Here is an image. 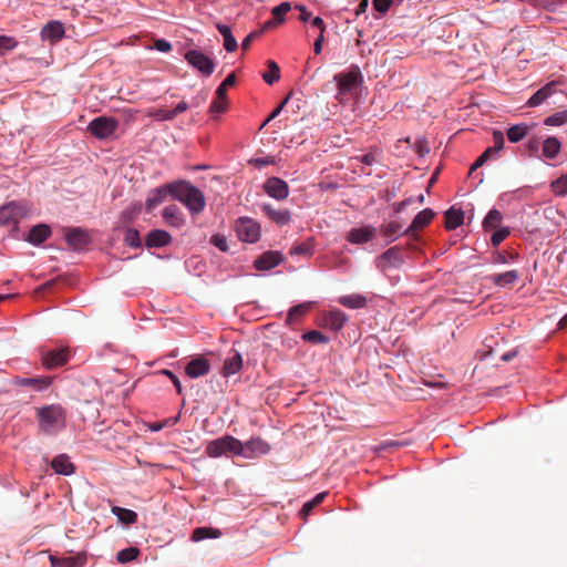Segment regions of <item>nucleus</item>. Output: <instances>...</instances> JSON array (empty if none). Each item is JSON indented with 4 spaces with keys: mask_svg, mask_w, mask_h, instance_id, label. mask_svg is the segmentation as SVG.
Wrapping results in <instances>:
<instances>
[{
    "mask_svg": "<svg viewBox=\"0 0 567 567\" xmlns=\"http://www.w3.org/2000/svg\"><path fill=\"white\" fill-rule=\"evenodd\" d=\"M39 429L47 435H53L65 427L66 411L60 404L37 409Z\"/></svg>",
    "mask_w": 567,
    "mask_h": 567,
    "instance_id": "1",
    "label": "nucleus"
},
{
    "mask_svg": "<svg viewBox=\"0 0 567 567\" xmlns=\"http://www.w3.org/2000/svg\"><path fill=\"white\" fill-rule=\"evenodd\" d=\"M174 199L183 203L193 215L200 214L206 205L203 192L186 181L174 182Z\"/></svg>",
    "mask_w": 567,
    "mask_h": 567,
    "instance_id": "2",
    "label": "nucleus"
},
{
    "mask_svg": "<svg viewBox=\"0 0 567 567\" xmlns=\"http://www.w3.org/2000/svg\"><path fill=\"white\" fill-rule=\"evenodd\" d=\"M209 457H219L226 453L244 454L243 443L234 436L225 435L207 443L205 449Z\"/></svg>",
    "mask_w": 567,
    "mask_h": 567,
    "instance_id": "3",
    "label": "nucleus"
},
{
    "mask_svg": "<svg viewBox=\"0 0 567 567\" xmlns=\"http://www.w3.org/2000/svg\"><path fill=\"white\" fill-rule=\"evenodd\" d=\"M235 229L238 238L246 243H257L260 238V225L252 218L240 217L236 220Z\"/></svg>",
    "mask_w": 567,
    "mask_h": 567,
    "instance_id": "4",
    "label": "nucleus"
},
{
    "mask_svg": "<svg viewBox=\"0 0 567 567\" xmlns=\"http://www.w3.org/2000/svg\"><path fill=\"white\" fill-rule=\"evenodd\" d=\"M118 126L114 117L99 116L90 122L87 131L99 140H106L112 136Z\"/></svg>",
    "mask_w": 567,
    "mask_h": 567,
    "instance_id": "5",
    "label": "nucleus"
},
{
    "mask_svg": "<svg viewBox=\"0 0 567 567\" xmlns=\"http://www.w3.org/2000/svg\"><path fill=\"white\" fill-rule=\"evenodd\" d=\"M184 58L189 65H192L205 76L212 75L215 70L214 60L204 54L202 51L188 50L185 52Z\"/></svg>",
    "mask_w": 567,
    "mask_h": 567,
    "instance_id": "6",
    "label": "nucleus"
},
{
    "mask_svg": "<svg viewBox=\"0 0 567 567\" xmlns=\"http://www.w3.org/2000/svg\"><path fill=\"white\" fill-rule=\"evenodd\" d=\"M339 93H349L362 82V74L358 66H352L349 72H341L334 75Z\"/></svg>",
    "mask_w": 567,
    "mask_h": 567,
    "instance_id": "7",
    "label": "nucleus"
},
{
    "mask_svg": "<svg viewBox=\"0 0 567 567\" xmlns=\"http://www.w3.org/2000/svg\"><path fill=\"white\" fill-rule=\"evenodd\" d=\"M262 189L267 195L277 200H284L289 196L288 184L279 177L267 178L262 185Z\"/></svg>",
    "mask_w": 567,
    "mask_h": 567,
    "instance_id": "8",
    "label": "nucleus"
},
{
    "mask_svg": "<svg viewBox=\"0 0 567 567\" xmlns=\"http://www.w3.org/2000/svg\"><path fill=\"white\" fill-rule=\"evenodd\" d=\"M69 358V350L66 348H60L43 352L41 357V362L45 369L53 370L58 367L65 364Z\"/></svg>",
    "mask_w": 567,
    "mask_h": 567,
    "instance_id": "9",
    "label": "nucleus"
},
{
    "mask_svg": "<svg viewBox=\"0 0 567 567\" xmlns=\"http://www.w3.org/2000/svg\"><path fill=\"white\" fill-rule=\"evenodd\" d=\"M174 183H167L159 187L152 189L145 202V208L147 212H152L155 207L162 204L168 195L174 198L173 192Z\"/></svg>",
    "mask_w": 567,
    "mask_h": 567,
    "instance_id": "10",
    "label": "nucleus"
},
{
    "mask_svg": "<svg viewBox=\"0 0 567 567\" xmlns=\"http://www.w3.org/2000/svg\"><path fill=\"white\" fill-rule=\"evenodd\" d=\"M403 254L400 247L394 246L389 248L378 257V267L385 270L389 267L398 268L403 264Z\"/></svg>",
    "mask_w": 567,
    "mask_h": 567,
    "instance_id": "11",
    "label": "nucleus"
},
{
    "mask_svg": "<svg viewBox=\"0 0 567 567\" xmlns=\"http://www.w3.org/2000/svg\"><path fill=\"white\" fill-rule=\"evenodd\" d=\"M261 212L276 225H288L291 220V213L288 209L275 208L271 204L260 205Z\"/></svg>",
    "mask_w": 567,
    "mask_h": 567,
    "instance_id": "12",
    "label": "nucleus"
},
{
    "mask_svg": "<svg viewBox=\"0 0 567 567\" xmlns=\"http://www.w3.org/2000/svg\"><path fill=\"white\" fill-rule=\"evenodd\" d=\"M65 239L68 245L75 250L84 248L91 241L89 233L79 227L69 229Z\"/></svg>",
    "mask_w": 567,
    "mask_h": 567,
    "instance_id": "13",
    "label": "nucleus"
},
{
    "mask_svg": "<svg viewBox=\"0 0 567 567\" xmlns=\"http://www.w3.org/2000/svg\"><path fill=\"white\" fill-rule=\"evenodd\" d=\"M209 370H210L209 361L202 355L194 358L185 367V373L192 379H196V378L206 375L209 372Z\"/></svg>",
    "mask_w": 567,
    "mask_h": 567,
    "instance_id": "14",
    "label": "nucleus"
},
{
    "mask_svg": "<svg viewBox=\"0 0 567 567\" xmlns=\"http://www.w3.org/2000/svg\"><path fill=\"white\" fill-rule=\"evenodd\" d=\"M52 567H84L86 564V554L78 553L74 556L58 557L50 555L49 557Z\"/></svg>",
    "mask_w": 567,
    "mask_h": 567,
    "instance_id": "15",
    "label": "nucleus"
},
{
    "mask_svg": "<svg viewBox=\"0 0 567 567\" xmlns=\"http://www.w3.org/2000/svg\"><path fill=\"white\" fill-rule=\"evenodd\" d=\"M244 445V456H260L270 452V445L260 437H252Z\"/></svg>",
    "mask_w": 567,
    "mask_h": 567,
    "instance_id": "16",
    "label": "nucleus"
},
{
    "mask_svg": "<svg viewBox=\"0 0 567 567\" xmlns=\"http://www.w3.org/2000/svg\"><path fill=\"white\" fill-rule=\"evenodd\" d=\"M374 236L375 228L373 226H363L360 228H352L347 235V240L351 244H365L372 240Z\"/></svg>",
    "mask_w": 567,
    "mask_h": 567,
    "instance_id": "17",
    "label": "nucleus"
},
{
    "mask_svg": "<svg viewBox=\"0 0 567 567\" xmlns=\"http://www.w3.org/2000/svg\"><path fill=\"white\" fill-rule=\"evenodd\" d=\"M282 261V255L279 251H267L259 256L254 266L258 270H270Z\"/></svg>",
    "mask_w": 567,
    "mask_h": 567,
    "instance_id": "18",
    "label": "nucleus"
},
{
    "mask_svg": "<svg viewBox=\"0 0 567 567\" xmlns=\"http://www.w3.org/2000/svg\"><path fill=\"white\" fill-rule=\"evenodd\" d=\"M50 377H37V378H21L16 377L13 379V384L18 386H31L35 391H43L48 389L51 384Z\"/></svg>",
    "mask_w": 567,
    "mask_h": 567,
    "instance_id": "19",
    "label": "nucleus"
},
{
    "mask_svg": "<svg viewBox=\"0 0 567 567\" xmlns=\"http://www.w3.org/2000/svg\"><path fill=\"white\" fill-rule=\"evenodd\" d=\"M435 214L431 208H425L416 214L410 227L403 231L404 235H411L415 230L423 229L434 218Z\"/></svg>",
    "mask_w": 567,
    "mask_h": 567,
    "instance_id": "20",
    "label": "nucleus"
},
{
    "mask_svg": "<svg viewBox=\"0 0 567 567\" xmlns=\"http://www.w3.org/2000/svg\"><path fill=\"white\" fill-rule=\"evenodd\" d=\"M41 37L52 43L58 42L64 37V27L60 21H50L42 28Z\"/></svg>",
    "mask_w": 567,
    "mask_h": 567,
    "instance_id": "21",
    "label": "nucleus"
},
{
    "mask_svg": "<svg viewBox=\"0 0 567 567\" xmlns=\"http://www.w3.org/2000/svg\"><path fill=\"white\" fill-rule=\"evenodd\" d=\"M163 219L165 223L175 228H179L185 224V217L176 205H168L163 210Z\"/></svg>",
    "mask_w": 567,
    "mask_h": 567,
    "instance_id": "22",
    "label": "nucleus"
},
{
    "mask_svg": "<svg viewBox=\"0 0 567 567\" xmlns=\"http://www.w3.org/2000/svg\"><path fill=\"white\" fill-rule=\"evenodd\" d=\"M172 241V236L166 230L154 229L151 230L145 239V245L148 248L164 247Z\"/></svg>",
    "mask_w": 567,
    "mask_h": 567,
    "instance_id": "23",
    "label": "nucleus"
},
{
    "mask_svg": "<svg viewBox=\"0 0 567 567\" xmlns=\"http://www.w3.org/2000/svg\"><path fill=\"white\" fill-rule=\"evenodd\" d=\"M556 82L547 83L545 86L535 92L527 101V106L535 107L545 102L550 95L556 92Z\"/></svg>",
    "mask_w": 567,
    "mask_h": 567,
    "instance_id": "24",
    "label": "nucleus"
},
{
    "mask_svg": "<svg viewBox=\"0 0 567 567\" xmlns=\"http://www.w3.org/2000/svg\"><path fill=\"white\" fill-rule=\"evenodd\" d=\"M51 467L54 470L56 474L65 476L73 474L75 471L73 463L70 461V457L65 454H60L55 456L51 462Z\"/></svg>",
    "mask_w": 567,
    "mask_h": 567,
    "instance_id": "25",
    "label": "nucleus"
},
{
    "mask_svg": "<svg viewBox=\"0 0 567 567\" xmlns=\"http://www.w3.org/2000/svg\"><path fill=\"white\" fill-rule=\"evenodd\" d=\"M51 235L50 226L45 224H39L31 228L27 240L32 245H41L44 240H47Z\"/></svg>",
    "mask_w": 567,
    "mask_h": 567,
    "instance_id": "26",
    "label": "nucleus"
},
{
    "mask_svg": "<svg viewBox=\"0 0 567 567\" xmlns=\"http://www.w3.org/2000/svg\"><path fill=\"white\" fill-rule=\"evenodd\" d=\"M561 150V143L558 138L549 136L544 140L542 145L543 156L547 159H554Z\"/></svg>",
    "mask_w": 567,
    "mask_h": 567,
    "instance_id": "27",
    "label": "nucleus"
},
{
    "mask_svg": "<svg viewBox=\"0 0 567 567\" xmlns=\"http://www.w3.org/2000/svg\"><path fill=\"white\" fill-rule=\"evenodd\" d=\"M489 279L498 287H512L519 279V274L516 270H509L492 275Z\"/></svg>",
    "mask_w": 567,
    "mask_h": 567,
    "instance_id": "28",
    "label": "nucleus"
},
{
    "mask_svg": "<svg viewBox=\"0 0 567 567\" xmlns=\"http://www.w3.org/2000/svg\"><path fill=\"white\" fill-rule=\"evenodd\" d=\"M243 365V359L238 351H234L233 355L228 357L225 360L224 368H223V374L225 377H229L231 374L237 373Z\"/></svg>",
    "mask_w": 567,
    "mask_h": 567,
    "instance_id": "29",
    "label": "nucleus"
},
{
    "mask_svg": "<svg viewBox=\"0 0 567 567\" xmlns=\"http://www.w3.org/2000/svg\"><path fill=\"white\" fill-rule=\"evenodd\" d=\"M19 208L16 204L11 203L0 208V226L17 224Z\"/></svg>",
    "mask_w": 567,
    "mask_h": 567,
    "instance_id": "30",
    "label": "nucleus"
},
{
    "mask_svg": "<svg viewBox=\"0 0 567 567\" xmlns=\"http://www.w3.org/2000/svg\"><path fill=\"white\" fill-rule=\"evenodd\" d=\"M216 28L224 38V48L227 52H234L238 48L237 40L234 38L231 30L228 25L217 23Z\"/></svg>",
    "mask_w": 567,
    "mask_h": 567,
    "instance_id": "31",
    "label": "nucleus"
},
{
    "mask_svg": "<svg viewBox=\"0 0 567 567\" xmlns=\"http://www.w3.org/2000/svg\"><path fill=\"white\" fill-rule=\"evenodd\" d=\"M464 214L461 209L451 207L445 213V227L449 230L455 229L463 224Z\"/></svg>",
    "mask_w": 567,
    "mask_h": 567,
    "instance_id": "32",
    "label": "nucleus"
},
{
    "mask_svg": "<svg viewBox=\"0 0 567 567\" xmlns=\"http://www.w3.org/2000/svg\"><path fill=\"white\" fill-rule=\"evenodd\" d=\"M529 128H530V125L525 124V123H520V124L511 126L506 132L508 141L511 143H517V142L522 141L527 135Z\"/></svg>",
    "mask_w": 567,
    "mask_h": 567,
    "instance_id": "33",
    "label": "nucleus"
},
{
    "mask_svg": "<svg viewBox=\"0 0 567 567\" xmlns=\"http://www.w3.org/2000/svg\"><path fill=\"white\" fill-rule=\"evenodd\" d=\"M339 302L347 308L359 309L365 306L367 300L361 295H349L340 297Z\"/></svg>",
    "mask_w": 567,
    "mask_h": 567,
    "instance_id": "34",
    "label": "nucleus"
},
{
    "mask_svg": "<svg viewBox=\"0 0 567 567\" xmlns=\"http://www.w3.org/2000/svg\"><path fill=\"white\" fill-rule=\"evenodd\" d=\"M347 321V316L340 310H331L327 317V323L332 330H340Z\"/></svg>",
    "mask_w": 567,
    "mask_h": 567,
    "instance_id": "35",
    "label": "nucleus"
},
{
    "mask_svg": "<svg viewBox=\"0 0 567 567\" xmlns=\"http://www.w3.org/2000/svg\"><path fill=\"white\" fill-rule=\"evenodd\" d=\"M402 226L398 221H390L381 226L382 234L389 239V243L394 241L401 234Z\"/></svg>",
    "mask_w": 567,
    "mask_h": 567,
    "instance_id": "36",
    "label": "nucleus"
},
{
    "mask_svg": "<svg viewBox=\"0 0 567 567\" xmlns=\"http://www.w3.org/2000/svg\"><path fill=\"white\" fill-rule=\"evenodd\" d=\"M112 513L124 524H134L137 520V514L127 508L114 506Z\"/></svg>",
    "mask_w": 567,
    "mask_h": 567,
    "instance_id": "37",
    "label": "nucleus"
},
{
    "mask_svg": "<svg viewBox=\"0 0 567 567\" xmlns=\"http://www.w3.org/2000/svg\"><path fill=\"white\" fill-rule=\"evenodd\" d=\"M220 534L221 533L218 529L208 528V527H198L193 532L192 540L200 542V540L209 538V537L217 538L220 536Z\"/></svg>",
    "mask_w": 567,
    "mask_h": 567,
    "instance_id": "38",
    "label": "nucleus"
},
{
    "mask_svg": "<svg viewBox=\"0 0 567 567\" xmlns=\"http://www.w3.org/2000/svg\"><path fill=\"white\" fill-rule=\"evenodd\" d=\"M503 216L497 209H491L483 220V227L485 230L496 229L501 223Z\"/></svg>",
    "mask_w": 567,
    "mask_h": 567,
    "instance_id": "39",
    "label": "nucleus"
},
{
    "mask_svg": "<svg viewBox=\"0 0 567 567\" xmlns=\"http://www.w3.org/2000/svg\"><path fill=\"white\" fill-rule=\"evenodd\" d=\"M267 65L269 71L262 74V79L266 83L274 84L280 79L279 65L272 60H269Z\"/></svg>",
    "mask_w": 567,
    "mask_h": 567,
    "instance_id": "40",
    "label": "nucleus"
},
{
    "mask_svg": "<svg viewBox=\"0 0 567 567\" xmlns=\"http://www.w3.org/2000/svg\"><path fill=\"white\" fill-rule=\"evenodd\" d=\"M138 555L140 549L137 547H128L120 550L116 555V559L120 564H126L136 559Z\"/></svg>",
    "mask_w": 567,
    "mask_h": 567,
    "instance_id": "41",
    "label": "nucleus"
},
{
    "mask_svg": "<svg viewBox=\"0 0 567 567\" xmlns=\"http://www.w3.org/2000/svg\"><path fill=\"white\" fill-rule=\"evenodd\" d=\"M310 307V302L293 306L288 312L287 321L292 322L293 320L305 316L309 311Z\"/></svg>",
    "mask_w": 567,
    "mask_h": 567,
    "instance_id": "42",
    "label": "nucleus"
},
{
    "mask_svg": "<svg viewBox=\"0 0 567 567\" xmlns=\"http://www.w3.org/2000/svg\"><path fill=\"white\" fill-rule=\"evenodd\" d=\"M302 339L307 342L320 344V343H328L329 337L323 334L322 332L318 330H311L302 334Z\"/></svg>",
    "mask_w": 567,
    "mask_h": 567,
    "instance_id": "43",
    "label": "nucleus"
},
{
    "mask_svg": "<svg viewBox=\"0 0 567 567\" xmlns=\"http://www.w3.org/2000/svg\"><path fill=\"white\" fill-rule=\"evenodd\" d=\"M547 126H561L567 123V111H559L553 115H549L544 121Z\"/></svg>",
    "mask_w": 567,
    "mask_h": 567,
    "instance_id": "44",
    "label": "nucleus"
},
{
    "mask_svg": "<svg viewBox=\"0 0 567 567\" xmlns=\"http://www.w3.org/2000/svg\"><path fill=\"white\" fill-rule=\"evenodd\" d=\"M289 254L291 256H305L310 257L312 255V245L310 241L300 243L296 246H293Z\"/></svg>",
    "mask_w": 567,
    "mask_h": 567,
    "instance_id": "45",
    "label": "nucleus"
},
{
    "mask_svg": "<svg viewBox=\"0 0 567 567\" xmlns=\"http://www.w3.org/2000/svg\"><path fill=\"white\" fill-rule=\"evenodd\" d=\"M553 192L558 196L567 195V173L551 183Z\"/></svg>",
    "mask_w": 567,
    "mask_h": 567,
    "instance_id": "46",
    "label": "nucleus"
},
{
    "mask_svg": "<svg viewBox=\"0 0 567 567\" xmlns=\"http://www.w3.org/2000/svg\"><path fill=\"white\" fill-rule=\"evenodd\" d=\"M227 110V95L225 96H219V95H216L215 100L212 102L210 106H209V112L212 114H220V113H224L226 112Z\"/></svg>",
    "mask_w": 567,
    "mask_h": 567,
    "instance_id": "47",
    "label": "nucleus"
},
{
    "mask_svg": "<svg viewBox=\"0 0 567 567\" xmlns=\"http://www.w3.org/2000/svg\"><path fill=\"white\" fill-rule=\"evenodd\" d=\"M142 205L140 203L133 204L125 208L121 214V219L124 223L132 221L141 212Z\"/></svg>",
    "mask_w": 567,
    "mask_h": 567,
    "instance_id": "48",
    "label": "nucleus"
},
{
    "mask_svg": "<svg viewBox=\"0 0 567 567\" xmlns=\"http://www.w3.org/2000/svg\"><path fill=\"white\" fill-rule=\"evenodd\" d=\"M124 241L127 246L138 248L142 245L140 233L136 229H127L125 233Z\"/></svg>",
    "mask_w": 567,
    "mask_h": 567,
    "instance_id": "49",
    "label": "nucleus"
},
{
    "mask_svg": "<svg viewBox=\"0 0 567 567\" xmlns=\"http://www.w3.org/2000/svg\"><path fill=\"white\" fill-rule=\"evenodd\" d=\"M326 495V493H320L313 499L305 503L301 508V515L303 517H307L311 513V511L323 501Z\"/></svg>",
    "mask_w": 567,
    "mask_h": 567,
    "instance_id": "50",
    "label": "nucleus"
},
{
    "mask_svg": "<svg viewBox=\"0 0 567 567\" xmlns=\"http://www.w3.org/2000/svg\"><path fill=\"white\" fill-rule=\"evenodd\" d=\"M18 45V41L8 35H0V54H6L7 52L13 50Z\"/></svg>",
    "mask_w": 567,
    "mask_h": 567,
    "instance_id": "51",
    "label": "nucleus"
},
{
    "mask_svg": "<svg viewBox=\"0 0 567 567\" xmlns=\"http://www.w3.org/2000/svg\"><path fill=\"white\" fill-rule=\"evenodd\" d=\"M236 82L235 73H230L227 78L220 83V85L216 90V95L225 96L227 95V89L233 86Z\"/></svg>",
    "mask_w": 567,
    "mask_h": 567,
    "instance_id": "52",
    "label": "nucleus"
},
{
    "mask_svg": "<svg viewBox=\"0 0 567 567\" xmlns=\"http://www.w3.org/2000/svg\"><path fill=\"white\" fill-rule=\"evenodd\" d=\"M209 243L223 252H226L229 249L227 238L221 234L213 235L209 239Z\"/></svg>",
    "mask_w": 567,
    "mask_h": 567,
    "instance_id": "53",
    "label": "nucleus"
},
{
    "mask_svg": "<svg viewBox=\"0 0 567 567\" xmlns=\"http://www.w3.org/2000/svg\"><path fill=\"white\" fill-rule=\"evenodd\" d=\"M148 116L154 117L158 121H172L174 120V114L171 111L164 109H152L148 111Z\"/></svg>",
    "mask_w": 567,
    "mask_h": 567,
    "instance_id": "54",
    "label": "nucleus"
},
{
    "mask_svg": "<svg viewBox=\"0 0 567 567\" xmlns=\"http://www.w3.org/2000/svg\"><path fill=\"white\" fill-rule=\"evenodd\" d=\"M291 6L289 2H282L279 6L275 7L271 11L274 18L281 23L284 21L282 16L290 11Z\"/></svg>",
    "mask_w": 567,
    "mask_h": 567,
    "instance_id": "55",
    "label": "nucleus"
},
{
    "mask_svg": "<svg viewBox=\"0 0 567 567\" xmlns=\"http://www.w3.org/2000/svg\"><path fill=\"white\" fill-rule=\"evenodd\" d=\"M508 235H509V229L507 227H502L499 229H496L491 237L492 245L494 247H497Z\"/></svg>",
    "mask_w": 567,
    "mask_h": 567,
    "instance_id": "56",
    "label": "nucleus"
},
{
    "mask_svg": "<svg viewBox=\"0 0 567 567\" xmlns=\"http://www.w3.org/2000/svg\"><path fill=\"white\" fill-rule=\"evenodd\" d=\"M493 141H494V145L491 146V147H487L488 150H492V153L493 154H496L498 153L501 150H503L504 147V144H505V141H504V135L501 131H495L493 133Z\"/></svg>",
    "mask_w": 567,
    "mask_h": 567,
    "instance_id": "57",
    "label": "nucleus"
},
{
    "mask_svg": "<svg viewBox=\"0 0 567 567\" xmlns=\"http://www.w3.org/2000/svg\"><path fill=\"white\" fill-rule=\"evenodd\" d=\"M492 150L486 148L471 166V173L483 166L492 157Z\"/></svg>",
    "mask_w": 567,
    "mask_h": 567,
    "instance_id": "58",
    "label": "nucleus"
},
{
    "mask_svg": "<svg viewBox=\"0 0 567 567\" xmlns=\"http://www.w3.org/2000/svg\"><path fill=\"white\" fill-rule=\"evenodd\" d=\"M162 374L166 375L167 378L171 379V382H173L174 386L176 388V391L178 394H182L183 393V388H182V384H181V381L179 379L177 378V375H175L172 371L169 370H162Z\"/></svg>",
    "mask_w": 567,
    "mask_h": 567,
    "instance_id": "59",
    "label": "nucleus"
},
{
    "mask_svg": "<svg viewBox=\"0 0 567 567\" xmlns=\"http://www.w3.org/2000/svg\"><path fill=\"white\" fill-rule=\"evenodd\" d=\"M392 1L393 0H373L372 3H373V8L377 11L384 13L390 9Z\"/></svg>",
    "mask_w": 567,
    "mask_h": 567,
    "instance_id": "60",
    "label": "nucleus"
},
{
    "mask_svg": "<svg viewBox=\"0 0 567 567\" xmlns=\"http://www.w3.org/2000/svg\"><path fill=\"white\" fill-rule=\"evenodd\" d=\"M291 96V93H289L286 99L280 103V105L278 107H276L271 113L270 115L267 117V120L262 123L261 127L265 126L268 122H270L271 120H274L276 116H278V114L281 112V110L284 109V106L286 105V103L288 102V100L290 99Z\"/></svg>",
    "mask_w": 567,
    "mask_h": 567,
    "instance_id": "61",
    "label": "nucleus"
},
{
    "mask_svg": "<svg viewBox=\"0 0 567 567\" xmlns=\"http://www.w3.org/2000/svg\"><path fill=\"white\" fill-rule=\"evenodd\" d=\"M251 164H254L256 167H264L266 165H270L275 163L274 157L267 156V157H258L250 161Z\"/></svg>",
    "mask_w": 567,
    "mask_h": 567,
    "instance_id": "62",
    "label": "nucleus"
},
{
    "mask_svg": "<svg viewBox=\"0 0 567 567\" xmlns=\"http://www.w3.org/2000/svg\"><path fill=\"white\" fill-rule=\"evenodd\" d=\"M155 48L161 52H168L172 49V44L164 39H158L155 41Z\"/></svg>",
    "mask_w": 567,
    "mask_h": 567,
    "instance_id": "63",
    "label": "nucleus"
},
{
    "mask_svg": "<svg viewBox=\"0 0 567 567\" xmlns=\"http://www.w3.org/2000/svg\"><path fill=\"white\" fill-rule=\"evenodd\" d=\"M526 147L529 151V154L534 155L537 153L539 148V141L537 138H530L528 140Z\"/></svg>",
    "mask_w": 567,
    "mask_h": 567,
    "instance_id": "64",
    "label": "nucleus"
}]
</instances>
